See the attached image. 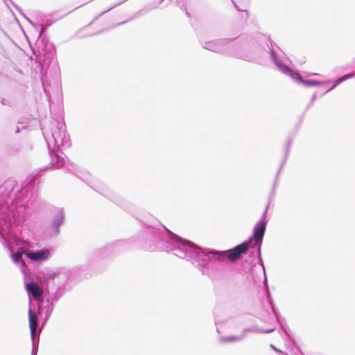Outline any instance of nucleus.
<instances>
[{"mask_svg":"<svg viewBox=\"0 0 355 355\" xmlns=\"http://www.w3.org/2000/svg\"><path fill=\"white\" fill-rule=\"evenodd\" d=\"M272 331V329H270V330H268L266 332H270Z\"/></svg>","mask_w":355,"mask_h":355,"instance_id":"9d476101","label":"nucleus"},{"mask_svg":"<svg viewBox=\"0 0 355 355\" xmlns=\"http://www.w3.org/2000/svg\"><path fill=\"white\" fill-rule=\"evenodd\" d=\"M49 252L48 250H42L37 252H29L26 255L33 261H41L47 259Z\"/></svg>","mask_w":355,"mask_h":355,"instance_id":"7ed1b4c3","label":"nucleus"},{"mask_svg":"<svg viewBox=\"0 0 355 355\" xmlns=\"http://www.w3.org/2000/svg\"><path fill=\"white\" fill-rule=\"evenodd\" d=\"M266 227V221L264 218H262L257 224L254 229L253 238L256 243H261L264 236Z\"/></svg>","mask_w":355,"mask_h":355,"instance_id":"f03ea898","label":"nucleus"},{"mask_svg":"<svg viewBox=\"0 0 355 355\" xmlns=\"http://www.w3.org/2000/svg\"><path fill=\"white\" fill-rule=\"evenodd\" d=\"M286 70L287 71H290L289 69H288V68H287V67H286Z\"/></svg>","mask_w":355,"mask_h":355,"instance_id":"1a4fd4ad","label":"nucleus"},{"mask_svg":"<svg viewBox=\"0 0 355 355\" xmlns=\"http://www.w3.org/2000/svg\"><path fill=\"white\" fill-rule=\"evenodd\" d=\"M251 242L252 239L239 244L233 249L218 253L226 257L230 261H235L238 260L242 254L247 253Z\"/></svg>","mask_w":355,"mask_h":355,"instance_id":"f257e3e1","label":"nucleus"},{"mask_svg":"<svg viewBox=\"0 0 355 355\" xmlns=\"http://www.w3.org/2000/svg\"><path fill=\"white\" fill-rule=\"evenodd\" d=\"M28 319L31 333V335L34 336L35 335L36 329L37 327V318L31 309H29L28 311Z\"/></svg>","mask_w":355,"mask_h":355,"instance_id":"39448f33","label":"nucleus"},{"mask_svg":"<svg viewBox=\"0 0 355 355\" xmlns=\"http://www.w3.org/2000/svg\"><path fill=\"white\" fill-rule=\"evenodd\" d=\"M296 76L300 81H302V77L299 74H296Z\"/></svg>","mask_w":355,"mask_h":355,"instance_id":"6e6552de","label":"nucleus"},{"mask_svg":"<svg viewBox=\"0 0 355 355\" xmlns=\"http://www.w3.org/2000/svg\"><path fill=\"white\" fill-rule=\"evenodd\" d=\"M240 339L238 336H228L225 338L223 340L226 342L237 341Z\"/></svg>","mask_w":355,"mask_h":355,"instance_id":"0eeeda50","label":"nucleus"},{"mask_svg":"<svg viewBox=\"0 0 355 355\" xmlns=\"http://www.w3.org/2000/svg\"><path fill=\"white\" fill-rule=\"evenodd\" d=\"M26 289L28 292L31 293L33 297L37 300L41 297L42 295V290L35 283H29L26 284Z\"/></svg>","mask_w":355,"mask_h":355,"instance_id":"20e7f679","label":"nucleus"},{"mask_svg":"<svg viewBox=\"0 0 355 355\" xmlns=\"http://www.w3.org/2000/svg\"><path fill=\"white\" fill-rule=\"evenodd\" d=\"M23 252H17L12 254L13 260L15 263L19 262L22 257Z\"/></svg>","mask_w":355,"mask_h":355,"instance_id":"423d86ee","label":"nucleus"}]
</instances>
